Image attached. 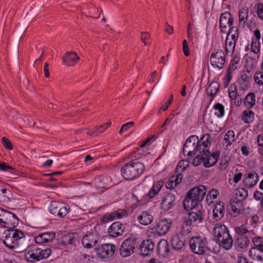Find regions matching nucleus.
I'll use <instances>...</instances> for the list:
<instances>
[{"label":"nucleus","mask_w":263,"mask_h":263,"mask_svg":"<svg viewBox=\"0 0 263 263\" xmlns=\"http://www.w3.org/2000/svg\"><path fill=\"white\" fill-rule=\"evenodd\" d=\"M183 51L185 56H189L190 55V51L189 49L188 44L186 40H184L182 43Z\"/></svg>","instance_id":"e2e57ef3"},{"label":"nucleus","mask_w":263,"mask_h":263,"mask_svg":"<svg viewBox=\"0 0 263 263\" xmlns=\"http://www.w3.org/2000/svg\"><path fill=\"white\" fill-rule=\"evenodd\" d=\"M210 62L211 65L219 69H222L225 63V55L224 52L221 49H218L212 53Z\"/></svg>","instance_id":"423d86ee"},{"label":"nucleus","mask_w":263,"mask_h":263,"mask_svg":"<svg viewBox=\"0 0 263 263\" xmlns=\"http://www.w3.org/2000/svg\"><path fill=\"white\" fill-rule=\"evenodd\" d=\"M263 141V137L259 135L257 138L258 145L260 147L258 148V152L260 155H263V143L261 142Z\"/></svg>","instance_id":"4d7b16f0"},{"label":"nucleus","mask_w":263,"mask_h":263,"mask_svg":"<svg viewBox=\"0 0 263 263\" xmlns=\"http://www.w3.org/2000/svg\"><path fill=\"white\" fill-rule=\"evenodd\" d=\"M210 135L206 134L202 136L200 140L198 139L197 144L196 145V153L199 152V155H203L205 156V152L209 151L207 149L208 146L210 143Z\"/></svg>","instance_id":"f8f14e48"},{"label":"nucleus","mask_w":263,"mask_h":263,"mask_svg":"<svg viewBox=\"0 0 263 263\" xmlns=\"http://www.w3.org/2000/svg\"><path fill=\"white\" fill-rule=\"evenodd\" d=\"M219 194V192L217 190L212 189L211 190L209 193L206 196V200H209L210 198L212 199V198L215 199L217 198V196Z\"/></svg>","instance_id":"603ef678"},{"label":"nucleus","mask_w":263,"mask_h":263,"mask_svg":"<svg viewBox=\"0 0 263 263\" xmlns=\"http://www.w3.org/2000/svg\"><path fill=\"white\" fill-rule=\"evenodd\" d=\"M242 176V174L241 173L235 174L234 176L233 181L235 183H238L241 180Z\"/></svg>","instance_id":"774afa93"},{"label":"nucleus","mask_w":263,"mask_h":263,"mask_svg":"<svg viewBox=\"0 0 263 263\" xmlns=\"http://www.w3.org/2000/svg\"><path fill=\"white\" fill-rule=\"evenodd\" d=\"M257 13L258 17L263 20V4L261 3L257 4Z\"/></svg>","instance_id":"13d9d810"},{"label":"nucleus","mask_w":263,"mask_h":263,"mask_svg":"<svg viewBox=\"0 0 263 263\" xmlns=\"http://www.w3.org/2000/svg\"><path fill=\"white\" fill-rule=\"evenodd\" d=\"M173 100V95H171L170 96V98L168 99L167 101L166 102V103L164 104V105L162 107H161L160 109L159 110V112L160 110L162 109L163 111H165L167 109L169 106L171 104L172 101Z\"/></svg>","instance_id":"052dcab7"},{"label":"nucleus","mask_w":263,"mask_h":263,"mask_svg":"<svg viewBox=\"0 0 263 263\" xmlns=\"http://www.w3.org/2000/svg\"><path fill=\"white\" fill-rule=\"evenodd\" d=\"M50 253V249H42L36 248L25 253L24 257L28 261L34 262L48 257Z\"/></svg>","instance_id":"f03ea898"},{"label":"nucleus","mask_w":263,"mask_h":263,"mask_svg":"<svg viewBox=\"0 0 263 263\" xmlns=\"http://www.w3.org/2000/svg\"><path fill=\"white\" fill-rule=\"evenodd\" d=\"M235 134L232 130H229L224 136L223 140L224 141V145L228 147L230 146L234 141Z\"/></svg>","instance_id":"f704fd0d"},{"label":"nucleus","mask_w":263,"mask_h":263,"mask_svg":"<svg viewBox=\"0 0 263 263\" xmlns=\"http://www.w3.org/2000/svg\"><path fill=\"white\" fill-rule=\"evenodd\" d=\"M260 43L259 41L253 40L251 44V50L255 53H257L260 50Z\"/></svg>","instance_id":"49530a36"},{"label":"nucleus","mask_w":263,"mask_h":263,"mask_svg":"<svg viewBox=\"0 0 263 263\" xmlns=\"http://www.w3.org/2000/svg\"><path fill=\"white\" fill-rule=\"evenodd\" d=\"M175 197L172 194H167L162 199L161 203V208L165 211L170 210L174 205Z\"/></svg>","instance_id":"412c9836"},{"label":"nucleus","mask_w":263,"mask_h":263,"mask_svg":"<svg viewBox=\"0 0 263 263\" xmlns=\"http://www.w3.org/2000/svg\"><path fill=\"white\" fill-rule=\"evenodd\" d=\"M153 216L146 211L142 212L141 215L137 217L139 222L143 226L149 224L153 221Z\"/></svg>","instance_id":"cd10ccee"},{"label":"nucleus","mask_w":263,"mask_h":263,"mask_svg":"<svg viewBox=\"0 0 263 263\" xmlns=\"http://www.w3.org/2000/svg\"><path fill=\"white\" fill-rule=\"evenodd\" d=\"M249 240L245 236H238L236 240V245L239 248H246L248 245Z\"/></svg>","instance_id":"c9c22d12"},{"label":"nucleus","mask_w":263,"mask_h":263,"mask_svg":"<svg viewBox=\"0 0 263 263\" xmlns=\"http://www.w3.org/2000/svg\"><path fill=\"white\" fill-rule=\"evenodd\" d=\"M250 255L254 260H262V255L263 254V250H259L257 248H252L249 251Z\"/></svg>","instance_id":"473e14b6"},{"label":"nucleus","mask_w":263,"mask_h":263,"mask_svg":"<svg viewBox=\"0 0 263 263\" xmlns=\"http://www.w3.org/2000/svg\"><path fill=\"white\" fill-rule=\"evenodd\" d=\"M230 214L233 217H236L244 212L242 201L237 198H232L228 205Z\"/></svg>","instance_id":"9d476101"},{"label":"nucleus","mask_w":263,"mask_h":263,"mask_svg":"<svg viewBox=\"0 0 263 263\" xmlns=\"http://www.w3.org/2000/svg\"><path fill=\"white\" fill-rule=\"evenodd\" d=\"M192 223L186 220H184L182 226V229L180 232V234L182 236H185L189 234L191 231Z\"/></svg>","instance_id":"ea45409f"},{"label":"nucleus","mask_w":263,"mask_h":263,"mask_svg":"<svg viewBox=\"0 0 263 263\" xmlns=\"http://www.w3.org/2000/svg\"><path fill=\"white\" fill-rule=\"evenodd\" d=\"M248 196V191L247 189L241 187L237 189L235 198H237L241 201H243Z\"/></svg>","instance_id":"58836bf2"},{"label":"nucleus","mask_w":263,"mask_h":263,"mask_svg":"<svg viewBox=\"0 0 263 263\" xmlns=\"http://www.w3.org/2000/svg\"><path fill=\"white\" fill-rule=\"evenodd\" d=\"M254 197L256 200H260V205L263 207V197L262 193L259 191H256L254 194Z\"/></svg>","instance_id":"bf43d9fd"},{"label":"nucleus","mask_w":263,"mask_h":263,"mask_svg":"<svg viewBox=\"0 0 263 263\" xmlns=\"http://www.w3.org/2000/svg\"><path fill=\"white\" fill-rule=\"evenodd\" d=\"M233 19L229 12H225L221 14L219 20V25L221 31L223 33H228V35L233 29L234 27H232Z\"/></svg>","instance_id":"39448f33"},{"label":"nucleus","mask_w":263,"mask_h":263,"mask_svg":"<svg viewBox=\"0 0 263 263\" xmlns=\"http://www.w3.org/2000/svg\"><path fill=\"white\" fill-rule=\"evenodd\" d=\"M2 142L3 146L8 150H12L13 149V146L11 141L6 137H3L2 139Z\"/></svg>","instance_id":"de8ad7c7"},{"label":"nucleus","mask_w":263,"mask_h":263,"mask_svg":"<svg viewBox=\"0 0 263 263\" xmlns=\"http://www.w3.org/2000/svg\"><path fill=\"white\" fill-rule=\"evenodd\" d=\"M127 215V211L124 209H119L109 214H106L101 218V221L104 222H107L108 221L112 220L117 218H121Z\"/></svg>","instance_id":"6ab92c4d"},{"label":"nucleus","mask_w":263,"mask_h":263,"mask_svg":"<svg viewBox=\"0 0 263 263\" xmlns=\"http://www.w3.org/2000/svg\"><path fill=\"white\" fill-rule=\"evenodd\" d=\"M23 237H24V235L22 232L18 230H14L12 236V238L13 239L15 240L17 242V240L18 239H21Z\"/></svg>","instance_id":"864d4df0"},{"label":"nucleus","mask_w":263,"mask_h":263,"mask_svg":"<svg viewBox=\"0 0 263 263\" xmlns=\"http://www.w3.org/2000/svg\"><path fill=\"white\" fill-rule=\"evenodd\" d=\"M18 223L17 217L13 213L0 208V224L6 228L16 227Z\"/></svg>","instance_id":"7ed1b4c3"},{"label":"nucleus","mask_w":263,"mask_h":263,"mask_svg":"<svg viewBox=\"0 0 263 263\" xmlns=\"http://www.w3.org/2000/svg\"><path fill=\"white\" fill-rule=\"evenodd\" d=\"M198 137L196 135L191 136L185 142L183 148V152H187L188 156L192 157L196 155V145L197 141H198Z\"/></svg>","instance_id":"9b49d317"},{"label":"nucleus","mask_w":263,"mask_h":263,"mask_svg":"<svg viewBox=\"0 0 263 263\" xmlns=\"http://www.w3.org/2000/svg\"><path fill=\"white\" fill-rule=\"evenodd\" d=\"M206 157H204L203 155H197L193 160L192 164L195 166H197L202 162L204 163V161H205V158Z\"/></svg>","instance_id":"37998d69"},{"label":"nucleus","mask_w":263,"mask_h":263,"mask_svg":"<svg viewBox=\"0 0 263 263\" xmlns=\"http://www.w3.org/2000/svg\"><path fill=\"white\" fill-rule=\"evenodd\" d=\"M210 155L211 153L209 151L205 152L204 157H206V158H205V161H204L203 164L205 167L208 168L212 166L217 162V160H216L215 159L212 158L210 157Z\"/></svg>","instance_id":"e433bc0d"},{"label":"nucleus","mask_w":263,"mask_h":263,"mask_svg":"<svg viewBox=\"0 0 263 263\" xmlns=\"http://www.w3.org/2000/svg\"><path fill=\"white\" fill-rule=\"evenodd\" d=\"M170 219H164L157 224L156 232L159 235H165L170 230L171 225Z\"/></svg>","instance_id":"f3484780"},{"label":"nucleus","mask_w":263,"mask_h":263,"mask_svg":"<svg viewBox=\"0 0 263 263\" xmlns=\"http://www.w3.org/2000/svg\"><path fill=\"white\" fill-rule=\"evenodd\" d=\"M220 84L217 82H213L206 89V93L208 96L214 97L218 91Z\"/></svg>","instance_id":"2f4dec72"},{"label":"nucleus","mask_w":263,"mask_h":263,"mask_svg":"<svg viewBox=\"0 0 263 263\" xmlns=\"http://www.w3.org/2000/svg\"><path fill=\"white\" fill-rule=\"evenodd\" d=\"M136 239L134 238H128L121 244L120 253L123 257H126L134 253Z\"/></svg>","instance_id":"0eeeda50"},{"label":"nucleus","mask_w":263,"mask_h":263,"mask_svg":"<svg viewBox=\"0 0 263 263\" xmlns=\"http://www.w3.org/2000/svg\"><path fill=\"white\" fill-rule=\"evenodd\" d=\"M55 236L53 232L40 233L35 238V241L37 243H47L51 241Z\"/></svg>","instance_id":"4be33fe9"},{"label":"nucleus","mask_w":263,"mask_h":263,"mask_svg":"<svg viewBox=\"0 0 263 263\" xmlns=\"http://www.w3.org/2000/svg\"><path fill=\"white\" fill-rule=\"evenodd\" d=\"M213 108L215 110H218L219 114L215 112V115H216L218 118H221L224 116V106L221 104L219 103H216L214 105Z\"/></svg>","instance_id":"79ce46f5"},{"label":"nucleus","mask_w":263,"mask_h":263,"mask_svg":"<svg viewBox=\"0 0 263 263\" xmlns=\"http://www.w3.org/2000/svg\"><path fill=\"white\" fill-rule=\"evenodd\" d=\"M255 96L253 92L249 93L245 97L244 104L248 107H253L255 103Z\"/></svg>","instance_id":"72a5a7b5"},{"label":"nucleus","mask_w":263,"mask_h":263,"mask_svg":"<svg viewBox=\"0 0 263 263\" xmlns=\"http://www.w3.org/2000/svg\"><path fill=\"white\" fill-rule=\"evenodd\" d=\"M206 193V188L203 185L195 187L190 190L187 194L194 198L201 201Z\"/></svg>","instance_id":"2eb2a0df"},{"label":"nucleus","mask_w":263,"mask_h":263,"mask_svg":"<svg viewBox=\"0 0 263 263\" xmlns=\"http://www.w3.org/2000/svg\"><path fill=\"white\" fill-rule=\"evenodd\" d=\"M239 58L238 57H234L232 62L229 68H232V69H235L237 68L236 65L239 62Z\"/></svg>","instance_id":"0e129e2a"},{"label":"nucleus","mask_w":263,"mask_h":263,"mask_svg":"<svg viewBox=\"0 0 263 263\" xmlns=\"http://www.w3.org/2000/svg\"><path fill=\"white\" fill-rule=\"evenodd\" d=\"M185 244V240L178 236H175L172 239L171 245L173 249L180 250Z\"/></svg>","instance_id":"7c9ffc66"},{"label":"nucleus","mask_w":263,"mask_h":263,"mask_svg":"<svg viewBox=\"0 0 263 263\" xmlns=\"http://www.w3.org/2000/svg\"><path fill=\"white\" fill-rule=\"evenodd\" d=\"M235 232L237 233L238 236H244L245 234H246L248 232V230L244 226V225H242L239 227H236L235 228Z\"/></svg>","instance_id":"09e8293b"},{"label":"nucleus","mask_w":263,"mask_h":263,"mask_svg":"<svg viewBox=\"0 0 263 263\" xmlns=\"http://www.w3.org/2000/svg\"><path fill=\"white\" fill-rule=\"evenodd\" d=\"M144 166L140 162H131L125 164L121 169V173L124 179L132 180L140 176L143 172Z\"/></svg>","instance_id":"f257e3e1"},{"label":"nucleus","mask_w":263,"mask_h":263,"mask_svg":"<svg viewBox=\"0 0 263 263\" xmlns=\"http://www.w3.org/2000/svg\"><path fill=\"white\" fill-rule=\"evenodd\" d=\"M64 241L67 244H72L73 241L74 237L73 234H68L63 237Z\"/></svg>","instance_id":"6e6d98bb"},{"label":"nucleus","mask_w":263,"mask_h":263,"mask_svg":"<svg viewBox=\"0 0 263 263\" xmlns=\"http://www.w3.org/2000/svg\"><path fill=\"white\" fill-rule=\"evenodd\" d=\"M253 242L254 244V246H256L257 245L258 246L261 245V243H263V240L261 237L258 236L255 238H254L253 239Z\"/></svg>","instance_id":"338daca9"},{"label":"nucleus","mask_w":263,"mask_h":263,"mask_svg":"<svg viewBox=\"0 0 263 263\" xmlns=\"http://www.w3.org/2000/svg\"><path fill=\"white\" fill-rule=\"evenodd\" d=\"M95 250L98 257L106 258L113 255L116 250V246L111 243H104L95 248Z\"/></svg>","instance_id":"6e6552de"},{"label":"nucleus","mask_w":263,"mask_h":263,"mask_svg":"<svg viewBox=\"0 0 263 263\" xmlns=\"http://www.w3.org/2000/svg\"><path fill=\"white\" fill-rule=\"evenodd\" d=\"M224 204L222 202H219L215 205L213 211V217L216 220H220L224 214Z\"/></svg>","instance_id":"393cba45"},{"label":"nucleus","mask_w":263,"mask_h":263,"mask_svg":"<svg viewBox=\"0 0 263 263\" xmlns=\"http://www.w3.org/2000/svg\"><path fill=\"white\" fill-rule=\"evenodd\" d=\"M248 18V9L246 7H242L239 11V22L240 25L245 27Z\"/></svg>","instance_id":"c756f323"},{"label":"nucleus","mask_w":263,"mask_h":263,"mask_svg":"<svg viewBox=\"0 0 263 263\" xmlns=\"http://www.w3.org/2000/svg\"><path fill=\"white\" fill-rule=\"evenodd\" d=\"M241 82H250V80L251 79V75L250 74V72L248 70L246 72L243 71L241 73Z\"/></svg>","instance_id":"3c124183"},{"label":"nucleus","mask_w":263,"mask_h":263,"mask_svg":"<svg viewBox=\"0 0 263 263\" xmlns=\"http://www.w3.org/2000/svg\"><path fill=\"white\" fill-rule=\"evenodd\" d=\"M125 226L119 221L113 223L108 229L110 237H117L121 236L124 232Z\"/></svg>","instance_id":"ddd939ff"},{"label":"nucleus","mask_w":263,"mask_h":263,"mask_svg":"<svg viewBox=\"0 0 263 263\" xmlns=\"http://www.w3.org/2000/svg\"><path fill=\"white\" fill-rule=\"evenodd\" d=\"M49 211L50 214L57 215L60 218L64 217L68 213L67 207L62 203L52 201L49 207Z\"/></svg>","instance_id":"1a4fd4ad"},{"label":"nucleus","mask_w":263,"mask_h":263,"mask_svg":"<svg viewBox=\"0 0 263 263\" xmlns=\"http://www.w3.org/2000/svg\"><path fill=\"white\" fill-rule=\"evenodd\" d=\"M208 241L205 237L202 238L200 237H192L190 241V246L192 251L197 254H204L206 250L210 249L206 245Z\"/></svg>","instance_id":"20e7f679"},{"label":"nucleus","mask_w":263,"mask_h":263,"mask_svg":"<svg viewBox=\"0 0 263 263\" xmlns=\"http://www.w3.org/2000/svg\"><path fill=\"white\" fill-rule=\"evenodd\" d=\"M14 168L10 165H7L5 162H0V170L6 171L8 170H13Z\"/></svg>","instance_id":"680f3d73"},{"label":"nucleus","mask_w":263,"mask_h":263,"mask_svg":"<svg viewBox=\"0 0 263 263\" xmlns=\"http://www.w3.org/2000/svg\"><path fill=\"white\" fill-rule=\"evenodd\" d=\"M216 242L218 243L220 247L227 250H229L232 248L233 241L232 236L229 233L224 236V237L218 239V240H216Z\"/></svg>","instance_id":"b1692460"},{"label":"nucleus","mask_w":263,"mask_h":263,"mask_svg":"<svg viewBox=\"0 0 263 263\" xmlns=\"http://www.w3.org/2000/svg\"><path fill=\"white\" fill-rule=\"evenodd\" d=\"M229 96L231 99H234L239 96V94L237 93L236 86L234 84H231L229 87Z\"/></svg>","instance_id":"c03bdc74"},{"label":"nucleus","mask_w":263,"mask_h":263,"mask_svg":"<svg viewBox=\"0 0 263 263\" xmlns=\"http://www.w3.org/2000/svg\"><path fill=\"white\" fill-rule=\"evenodd\" d=\"M134 125V122H129L128 123H126V124H123L119 131V134H122L123 132H125L127 130L129 127L132 126Z\"/></svg>","instance_id":"5fc2aeb1"},{"label":"nucleus","mask_w":263,"mask_h":263,"mask_svg":"<svg viewBox=\"0 0 263 263\" xmlns=\"http://www.w3.org/2000/svg\"><path fill=\"white\" fill-rule=\"evenodd\" d=\"M258 179V176L256 173H250L243 179V183L246 186L252 187L256 184Z\"/></svg>","instance_id":"a878e982"},{"label":"nucleus","mask_w":263,"mask_h":263,"mask_svg":"<svg viewBox=\"0 0 263 263\" xmlns=\"http://www.w3.org/2000/svg\"><path fill=\"white\" fill-rule=\"evenodd\" d=\"M98 242L97 236L92 233L85 235L82 240V243L85 248H91Z\"/></svg>","instance_id":"aec40b11"},{"label":"nucleus","mask_w":263,"mask_h":263,"mask_svg":"<svg viewBox=\"0 0 263 263\" xmlns=\"http://www.w3.org/2000/svg\"><path fill=\"white\" fill-rule=\"evenodd\" d=\"M80 58L74 51L66 52L62 57L63 64L68 66H72L77 63Z\"/></svg>","instance_id":"4468645a"},{"label":"nucleus","mask_w":263,"mask_h":263,"mask_svg":"<svg viewBox=\"0 0 263 263\" xmlns=\"http://www.w3.org/2000/svg\"><path fill=\"white\" fill-rule=\"evenodd\" d=\"M250 82L240 81L239 90H245L249 87Z\"/></svg>","instance_id":"69168bd1"},{"label":"nucleus","mask_w":263,"mask_h":263,"mask_svg":"<svg viewBox=\"0 0 263 263\" xmlns=\"http://www.w3.org/2000/svg\"><path fill=\"white\" fill-rule=\"evenodd\" d=\"M254 113L252 111L245 110L242 115V119L246 123H251L253 121Z\"/></svg>","instance_id":"a19ab883"},{"label":"nucleus","mask_w":263,"mask_h":263,"mask_svg":"<svg viewBox=\"0 0 263 263\" xmlns=\"http://www.w3.org/2000/svg\"><path fill=\"white\" fill-rule=\"evenodd\" d=\"M4 244L9 249H13L18 247L17 242L13 239L12 237H8L5 236V239L3 240Z\"/></svg>","instance_id":"4c0bfd02"},{"label":"nucleus","mask_w":263,"mask_h":263,"mask_svg":"<svg viewBox=\"0 0 263 263\" xmlns=\"http://www.w3.org/2000/svg\"><path fill=\"white\" fill-rule=\"evenodd\" d=\"M200 202L198 199L194 198L187 194L183 200V204L184 209L186 211H190L198 206Z\"/></svg>","instance_id":"5701e85b"},{"label":"nucleus","mask_w":263,"mask_h":263,"mask_svg":"<svg viewBox=\"0 0 263 263\" xmlns=\"http://www.w3.org/2000/svg\"><path fill=\"white\" fill-rule=\"evenodd\" d=\"M213 231L216 241L229 234L227 228L224 224L221 223L216 224Z\"/></svg>","instance_id":"a211bd4d"},{"label":"nucleus","mask_w":263,"mask_h":263,"mask_svg":"<svg viewBox=\"0 0 263 263\" xmlns=\"http://www.w3.org/2000/svg\"><path fill=\"white\" fill-rule=\"evenodd\" d=\"M189 222H191L192 224L193 222H198L201 223L203 220V214L199 210L197 212H191L189 213L188 218L185 219Z\"/></svg>","instance_id":"bb28decb"},{"label":"nucleus","mask_w":263,"mask_h":263,"mask_svg":"<svg viewBox=\"0 0 263 263\" xmlns=\"http://www.w3.org/2000/svg\"><path fill=\"white\" fill-rule=\"evenodd\" d=\"M169 246L166 240H161L157 245V251L162 256H166L169 252Z\"/></svg>","instance_id":"c85d7f7f"},{"label":"nucleus","mask_w":263,"mask_h":263,"mask_svg":"<svg viewBox=\"0 0 263 263\" xmlns=\"http://www.w3.org/2000/svg\"><path fill=\"white\" fill-rule=\"evenodd\" d=\"M254 79L255 83L258 84V85H262L263 82L260 80V79H263V73L260 71L256 72L254 76Z\"/></svg>","instance_id":"8fccbe9b"},{"label":"nucleus","mask_w":263,"mask_h":263,"mask_svg":"<svg viewBox=\"0 0 263 263\" xmlns=\"http://www.w3.org/2000/svg\"><path fill=\"white\" fill-rule=\"evenodd\" d=\"M155 245L151 239L143 240L139 246L140 254L142 256L148 255L154 250Z\"/></svg>","instance_id":"dca6fc26"},{"label":"nucleus","mask_w":263,"mask_h":263,"mask_svg":"<svg viewBox=\"0 0 263 263\" xmlns=\"http://www.w3.org/2000/svg\"><path fill=\"white\" fill-rule=\"evenodd\" d=\"M229 35H227V37L226 40V52H228L229 49L234 50L235 48V43L234 42L232 41H229L228 36Z\"/></svg>","instance_id":"a18cd8bd"}]
</instances>
